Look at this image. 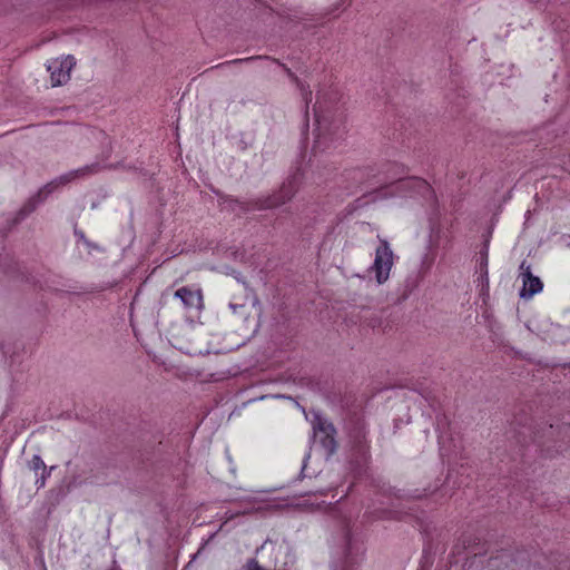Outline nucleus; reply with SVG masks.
<instances>
[{
    "mask_svg": "<svg viewBox=\"0 0 570 570\" xmlns=\"http://www.w3.org/2000/svg\"><path fill=\"white\" fill-rule=\"evenodd\" d=\"M394 265V253L390 244L380 239V245L375 248V255L370 272L375 276V281L379 285L384 284L391 274Z\"/></svg>",
    "mask_w": 570,
    "mask_h": 570,
    "instance_id": "obj_1",
    "label": "nucleus"
},
{
    "mask_svg": "<svg viewBox=\"0 0 570 570\" xmlns=\"http://www.w3.org/2000/svg\"><path fill=\"white\" fill-rule=\"evenodd\" d=\"M323 452L325 451L326 455H331L334 453L336 449V442L334 439L335 429L332 424H325L323 422Z\"/></svg>",
    "mask_w": 570,
    "mask_h": 570,
    "instance_id": "obj_7",
    "label": "nucleus"
},
{
    "mask_svg": "<svg viewBox=\"0 0 570 570\" xmlns=\"http://www.w3.org/2000/svg\"><path fill=\"white\" fill-rule=\"evenodd\" d=\"M414 184H417V181L401 180V181H396V183H393V184H390V185H386V186H382L381 188H379L375 191V195L373 196V199L374 200H376V199H384V198H387L390 196L397 195L402 190L413 186Z\"/></svg>",
    "mask_w": 570,
    "mask_h": 570,
    "instance_id": "obj_6",
    "label": "nucleus"
},
{
    "mask_svg": "<svg viewBox=\"0 0 570 570\" xmlns=\"http://www.w3.org/2000/svg\"><path fill=\"white\" fill-rule=\"evenodd\" d=\"M35 465L36 468L43 466V462L40 460V458H35Z\"/></svg>",
    "mask_w": 570,
    "mask_h": 570,
    "instance_id": "obj_10",
    "label": "nucleus"
},
{
    "mask_svg": "<svg viewBox=\"0 0 570 570\" xmlns=\"http://www.w3.org/2000/svg\"><path fill=\"white\" fill-rule=\"evenodd\" d=\"M519 278L522 282L521 298H531L543 289L541 279L531 273V266L524 261L519 267Z\"/></svg>",
    "mask_w": 570,
    "mask_h": 570,
    "instance_id": "obj_4",
    "label": "nucleus"
},
{
    "mask_svg": "<svg viewBox=\"0 0 570 570\" xmlns=\"http://www.w3.org/2000/svg\"><path fill=\"white\" fill-rule=\"evenodd\" d=\"M230 308L235 317L243 324L247 331H256L259 326L261 302L254 296L250 305H237L232 303Z\"/></svg>",
    "mask_w": 570,
    "mask_h": 570,
    "instance_id": "obj_3",
    "label": "nucleus"
},
{
    "mask_svg": "<svg viewBox=\"0 0 570 570\" xmlns=\"http://www.w3.org/2000/svg\"><path fill=\"white\" fill-rule=\"evenodd\" d=\"M174 296L183 303L186 308L202 309L204 307L203 292L197 286H183Z\"/></svg>",
    "mask_w": 570,
    "mask_h": 570,
    "instance_id": "obj_5",
    "label": "nucleus"
},
{
    "mask_svg": "<svg viewBox=\"0 0 570 570\" xmlns=\"http://www.w3.org/2000/svg\"><path fill=\"white\" fill-rule=\"evenodd\" d=\"M76 66V59L72 56H62L50 59L47 63V70L50 73V83L52 87L66 85L71 77V70Z\"/></svg>",
    "mask_w": 570,
    "mask_h": 570,
    "instance_id": "obj_2",
    "label": "nucleus"
},
{
    "mask_svg": "<svg viewBox=\"0 0 570 570\" xmlns=\"http://www.w3.org/2000/svg\"><path fill=\"white\" fill-rule=\"evenodd\" d=\"M92 173V167L86 166L77 170L69 171L57 179V184L65 185L78 178H82Z\"/></svg>",
    "mask_w": 570,
    "mask_h": 570,
    "instance_id": "obj_8",
    "label": "nucleus"
},
{
    "mask_svg": "<svg viewBox=\"0 0 570 570\" xmlns=\"http://www.w3.org/2000/svg\"><path fill=\"white\" fill-rule=\"evenodd\" d=\"M246 570H265L262 568L256 560L248 561Z\"/></svg>",
    "mask_w": 570,
    "mask_h": 570,
    "instance_id": "obj_9",
    "label": "nucleus"
}]
</instances>
